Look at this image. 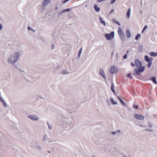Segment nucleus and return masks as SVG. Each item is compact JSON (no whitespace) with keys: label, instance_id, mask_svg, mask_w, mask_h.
<instances>
[{"label":"nucleus","instance_id":"obj_1","mask_svg":"<svg viewBox=\"0 0 157 157\" xmlns=\"http://www.w3.org/2000/svg\"><path fill=\"white\" fill-rule=\"evenodd\" d=\"M134 62L136 67L137 68H135L134 70L133 75L135 76H140L141 73L144 71L145 67L144 66H142V62L138 59H136Z\"/></svg>","mask_w":157,"mask_h":157},{"label":"nucleus","instance_id":"obj_2","mask_svg":"<svg viewBox=\"0 0 157 157\" xmlns=\"http://www.w3.org/2000/svg\"><path fill=\"white\" fill-rule=\"evenodd\" d=\"M21 53L19 52H14L10 57V63L13 65L17 62L19 59Z\"/></svg>","mask_w":157,"mask_h":157},{"label":"nucleus","instance_id":"obj_3","mask_svg":"<svg viewBox=\"0 0 157 157\" xmlns=\"http://www.w3.org/2000/svg\"><path fill=\"white\" fill-rule=\"evenodd\" d=\"M20 71V74L27 81L30 82L32 77L26 74V72L21 69H18Z\"/></svg>","mask_w":157,"mask_h":157},{"label":"nucleus","instance_id":"obj_4","mask_svg":"<svg viewBox=\"0 0 157 157\" xmlns=\"http://www.w3.org/2000/svg\"><path fill=\"white\" fill-rule=\"evenodd\" d=\"M144 59L145 61L148 63L147 64V67L150 68L151 66L153 58L152 57H149L147 55H145L144 56Z\"/></svg>","mask_w":157,"mask_h":157},{"label":"nucleus","instance_id":"obj_5","mask_svg":"<svg viewBox=\"0 0 157 157\" xmlns=\"http://www.w3.org/2000/svg\"><path fill=\"white\" fill-rule=\"evenodd\" d=\"M104 36L107 40H111L112 39L114 38V32L112 31L109 33H106L105 35Z\"/></svg>","mask_w":157,"mask_h":157},{"label":"nucleus","instance_id":"obj_6","mask_svg":"<svg viewBox=\"0 0 157 157\" xmlns=\"http://www.w3.org/2000/svg\"><path fill=\"white\" fill-rule=\"evenodd\" d=\"M118 34L122 41L125 40V36L124 33L121 27H119L118 28Z\"/></svg>","mask_w":157,"mask_h":157},{"label":"nucleus","instance_id":"obj_7","mask_svg":"<svg viewBox=\"0 0 157 157\" xmlns=\"http://www.w3.org/2000/svg\"><path fill=\"white\" fill-rule=\"evenodd\" d=\"M62 120L64 121L65 123L66 124V125L67 126H69L72 123L71 118H66L64 117L63 116L62 117Z\"/></svg>","mask_w":157,"mask_h":157},{"label":"nucleus","instance_id":"obj_8","mask_svg":"<svg viewBox=\"0 0 157 157\" xmlns=\"http://www.w3.org/2000/svg\"><path fill=\"white\" fill-rule=\"evenodd\" d=\"M134 117L135 118L140 120H143L144 119V117L143 115L136 113L134 114Z\"/></svg>","mask_w":157,"mask_h":157},{"label":"nucleus","instance_id":"obj_9","mask_svg":"<svg viewBox=\"0 0 157 157\" xmlns=\"http://www.w3.org/2000/svg\"><path fill=\"white\" fill-rule=\"evenodd\" d=\"M99 73L100 75L105 79H106V77L105 74L104 70L102 68H100L99 69Z\"/></svg>","mask_w":157,"mask_h":157},{"label":"nucleus","instance_id":"obj_10","mask_svg":"<svg viewBox=\"0 0 157 157\" xmlns=\"http://www.w3.org/2000/svg\"><path fill=\"white\" fill-rule=\"evenodd\" d=\"M28 117L33 121H37L39 119L38 117L36 115H28Z\"/></svg>","mask_w":157,"mask_h":157},{"label":"nucleus","instance_id":"obj_11","mask_svg":"<svg viewBox=\"0 0 157 157\" xmlns=\"http://www.w3.org/2000/svg\"><path fill=\"white\" fill-rule=\"evenodd\" d=\"M150 79L155 84L157 85V82L156 77L155 76H152L150 77Z\"/></svg>","mask_w":157,"mask_h":157},{"label":"nucleus","instance_id":"obj_12","mask_svg":"<svg viewBox=\"0 0 157 157\" xmlns=\"http://www.w3.org/2000/svg\"><path fill=\"white\" fill-rule=\"evenodd\" d=\"M71 10V9L69 8L63 9L59 13V14H61L66 12H69Z\"/></svg>","mask_w":157,"mask_h":157},{"label":"nucleus","instance_id":"obj_13","mask_svg":"<svg viewBox=\"0 0 157 157\" xmlns=\"http://www.w3.org/2000/svg\"><path fill=\"white\" fill-rule=\"evenodd\" d=\"M50 1L51 0H44L43 5L44 6H46L50 2Z\"/></svg>","mask_w":157,"mask_h":157},{"label":"nucleus","instance_id":"obj_14","mask_svg":"<svg viewBox=\"0 0 157 157\" xmlns=\"http://www.w3.org/2000/svg\"><path fill=\"white\" fill-rule=\"evenodd\" d=\"M94 8L95 11L96 12H98L100 11V8L98 7L96 4H95L94 5Z\"/></svg>","mask_w":157,"mask_h":157},{"label":"nucleus","instance_id":"obj_15","mask_svg":"<svg viewBox=\"0 0 157 157\" xmlns=\"http://www.w3.org/2000/svg\"><path fill=\"white\" fill-rule=\"evenodd\" d=\"M73 108L72 107V105H70L69 104H66L65 108L66 109L69 110V109H71Z\"/></svg>","mask_w":157,"mask_h":157},{"label":"nucleus","instance_id":"obj_16","mask_svg":"<svg viewBox=\"0 0 157 157\" xmlns=\"http://www.w3.org/2000/svg\"><path fill=\"white\" fill-rule=\"evenodd\" d=\"M130 13H131V9L130 8H128V9L127 12L126 13L127 17L128 18H129L130 17Z\"/></svg>","mask_w":157,"mask_h":157},{"label":"nucleus","instance_id":"obj_17","mask_svg":"<svg viewBox=\"0 0 157 157\" xmlns=\"http://www.w3.org/2000/svg\"><path fill=\"white\" fill-rule=\"evenodd\" d=\"M99 20L100 21V22L101 23L103 24L105 26L106 25V23L104 21H103L102 19V18L100 17H99Z\"/></svg>","mask_w":157,"mask_h":157},{"label":"nucleus","instance_id":"obj_18","mask_svg":"<svg viewBox=\"0 0 157 157\" xmlns=\"http://www.w3.org/2000/svg\"><path fill=\"white\" fill-rule=\"evenodd\" d=\"M150 55L153 57H156L157 56V52L155 53L154 52H150Z\"/></svg>","mask_w":157,"mask_h":157},{"label":"nucleus","instance_id":"obj_19","mask_svg":"<svg viewBox=\"0 0 157 157\" xmlns=\"http://www.w3.org/2000/svg\"><path fill=\"white\" fill-rule=\"evenodd\" d=\"M113 21L114 23H115V24L118 25L119 26H120L121 25V24H120V23L115 19H113Z\"/></svg>","mask_w":157,"mask_h":157},{"label":"nucleus","instance_id":"obj_20","mask_svg":"<svg viewBox=\"0 0 157 157\" xmlns=\"http://www.w3.org/2000/svg\"><path fill=\"white\" fill-rule=\"evenodd\" d=\"M12 44L13 45H15L17 47H18L19 45L20 44L18 42H17L16 40H14Z\"/></svg>","mask_w":157,"mask_h":157},{"label":"nucleus","instance_id":"obj_21","mask_svg":"<svg viewBox=\"0 0 157 157\" xmlns=\"http://www.w3.org/2000/svg\"><path fill=\"white\" fill-rule=\"evenodd\" d=\"M109 71L111 74H113L114 72V66H113L110 68L109 69Z\"/></svg>","mask_w":157,"mask_h":157},{"label":"nucleus","instance_id":"obj_22","mask_svg":"<svg viewBox=\"0 0 157 157\" xmlns=\"http://www.w3.org/2000/svg\"><path fill=\"white\" fill-rule=\"evenodd\" d=\"M110 101H111V103L113 105H117V102L115 101L113 98H111L110 99Z\"/></svg>","mask_w":157,"mask_h":157},{"label":"nucleus","instance_id":"obj_23","mask_svg":"<svg viewBox=\"0 0 157 157\" xmlns=\"http://www.w3.org/2000/svg\"><path fill=\"white\" fill-rule=\"evenodd\" d=\"M104 150L105 152H108L109 151V150L108 147L106 146H105L104 147Z\"/></svg>","mask_w":157,"mask_h":157},{"label":"nucleus","instance_id":"obj_24","mask_svg":"<svg viewBox=\"0 0 157 157\" xmlns=\"http://www.w3.org/2000/svg\"><path fill=\"white\" fill-rule=\"evenodd\" d=\"M82 47H81L80 48V49H79V51L78 56H77L78 58H79L80 56V55H81V52H82Z\"/></svg>","mask_w":157,"mask_h":157},{"label":"nucleus","instance_id":"obj_25","mask_svg":"<svg viewBox=\"0 0 157 157\" xmlns=\"http://www.w3.org/2000/svg\"><path fill=\"white\" fill-rule=\"evenodd\" d=\"M114 86L113 84V82L112 83H111V91L112 92H113L114 91Z\"/></svg>","mask_w":157,"mask_h":157},{"label":"nucleus","instance_id":"obj_26","mask_svg":"<svg viewBox=\"0 0 157 157\" xmlns=\"http://www.w3.org/2000/svg\"><path fill=\"white\" fill-rule=\"evenodd\" d=\"M127 37L128 38L131 37V33L130 32V31L129 30H127Z\"/></svg>","mask_w":157,"mask_h":157},{"label":"nucleus","instance_id":"obj_27","mask_svg":"<svg viewBox=\"0 0 157 157\" xmlns=\"http://www.w3.org/2000/svg\"><path fill=\"white\" fill-rule=\"evenodd\" d=\"M140 37H141L140 34H138L136 35V37H135V39L136 40H139V38Z\"/></svg>","mask_w":157,"mask_h":157},{"label":"nucleus","instance_id":"obj_28","mask_svg":"<svg viewBox=\"0 0 157 157\" xmlns=\"http://www.w3.org/2000/svg\"><path fill=\"white\" fill-rule=\"evenodd\" d=\"M121 102V103L124 106H127V104H126V103H125L124 101H123L122 100H121L120 101Z\"/></svg>","mask_w":157,"mask_h":157},{"label":"nucleus","instance_id":"obj_29","mask_svg":"<svg viewBox=\"0 0 157 157\" xmlns=\"http://www.w3.org/2000/svg\"><path fill=\"white\" fill-rule=\"evenodd\" d=\"M61 73L62 74H66L67 73V70H64L61 72Z\"/></svg>","mask_w":157,"mask_h":157},{"label":"nucleus","instance_id":"obj_30","mask_svg":"<svg viewBox=\"0 0 157 157\" xmlns=\"http://www.w3.org/2000/svg\"><path fill=\"white\" fill-rule=\"evenodd\" d=\"M133 107L134 109H137L139 108V106L138 105H133Z\"/></svg>","mask_w":157,"mask_h":157},{"label":"nucleus","instance_id":"obj_31","mask_svg":"<svg viewBox=\"0 0 157 157\" xmlns=\"http://www.w3.org/2000/svg\"><path fill=\"white\" fill-rule=\"evenodd\" d=\"M0 101H1L3 103L5 106H6L5 102H4V101L2 99L1 97H0Z\"/></svg>","mask_w":157,"mask_h":157},{"label":"nucleus","instance_id":"obj_32","mask_svg":"<svg viewBox=\"0 0 157 157\" xmlns=\"http://www.w3.org/2000/svg\"><path fill=\"white\" fill-rule=\"evenodd\" d=\"M47 135L45 134L44 136L43 140H47Z\"/></svg>","mask_w":157,"mask_h":157},{"label":"nucleus","instance_id":"obj_33","mask_svg":"<svg viewBox=\"0 0 157 157\" xmlns=\"http://www.w3.org/2000/svg\"><path fill=\"white\" fill-rule=\"evenodd\" d=\"M127 77H130L131 79H132L133 78V77H132V76H131V74L130 73H128L127 75Z\"/></svg>","mask_w":157,"mask_h":157},{"label":"nucleus","instance_id":"obj_34","mask_svg":"<svg viewBox=\"0 0 157 157\" xmlns=\"http://www.w3.org/2000/svg\"><path fill=\"white\" fill-rule=\"evenodd\" d=\"M148 127L149 128H151L152 127L153 125H152V124L151 123L149 122L148 123Z\"/></svg>","mask_w":157,"mask_h":157},{"label":"nucleus","instance_id":"obj_35","mask_svg":"<svg viewBox=\"0 0 157 157\" xmlns=\"http://www.w3.org/2000/svg\"><path fill=\"white\" fill-rule=\"evenodd\" d=\"M142 47L140 45L139 46V51L142 52Z\"/></svg>","mask_w":157,"mask_h":157},{"label":"nucleus","instance_id":"obj_36","mask_svg":"<svg viewBox=\"0 0 157 157\" xmlns=\"http://www.w3.org/2000/svg\"><path fill=\"white\" fill-rule=\"evenodd\" d=\"M106 101L109 105H110V103L109 99H107L106 100Z\"/></svg>","mask_w":157,"mask_h":157},{"label":"nucleus","instance_id":"obj_37","mask_svg":"<svg viewBox=\"0 0 157 157\" xmlns=\"http://www.w3.org/2000/svg\"><path fill=\"white\" fill-rule=\"evenodd\" d=\"M127 53H126L124 55L123 58L124 59H127Z\"/></svg>","mask_w":157,"mask_h":157},{"label":"nucleus","instance_id":"obj_38","mask_svg":"<svg viewBox=\"0 0 157 157\" xmlns=\"http://www.w3.org/2000/svg\"><path fill=\"white\" fill-rule=\"evenodd\" d=\"M111 133L112 135H115V134H116L117 133V132L116 131H114V132H111Z\"/></svg>","mask_w":157,"mask_h":157},{"label":"nucleus","instance_id":"obj_39","mask_svg":"<svg viewBox=\"0 0 157 157\" xmlns=\"http://www.w3.org/2000/svg\"><path fill=\"white\" fill-rule=\"evenodd\" d=\"M131 65L132 67L136 66L135 63H133L132 62L131 63Z\"/></svg>","mask_w":157,"mask_h":157},{"label":"nucleus","instance_id":"obj_40","mask_svg":"<svg viewBox=\"0 0 157 157\" xmlns=\"http://www.w3.org/2000/svg\"><path fill=\"white\" fill-rule=\"evenodd\" d=\"M116 0H111L110 1V4H112L114 3Z\"/></svg>","mask_w":157,"mask_h":157},{"label":"nucleus","instance_id":"obj_41","mask_svg":"<svg viewBox=\"0 0 157 157\" xmlns=\"http://www.w3.org/2000/svg\"><path fill=\"white\" fill-rule=\"evenodd\" d=\"M145 131H150V132H153V130H152L151 129H146L145 130Z\"/></svg>","mask_w":157,"mask_h":157},{"label":"nucleus","instance_id":"obj_42","mask_svg":"<svg viewBox=\"0 0 157 157\" xmlns=\"http://www.w3.org/2000/svg\"><path fill=\"white\" fill-rule=\"evenodd\" d=\"M27 29L28 30H33V29L31 28V27L29 26H28Z\"/></svg>","mask_w":157,"mask_h":157},{"label":"nucleus","instance_id":"obj_43","mask_svg":"<svg viewBox=\"0 0 157 157\" xmlns=\"http://www.w3.org/2000/svg\"><path fill=\"white\" fill-rule=\"evenodd\" d=\"M147 25H145V26L144 27V28L143 29V30L145 31V30H146L147 28Z\"/></svg>","mask_w":157,"mask_h":157},{"label":"nucleus","instance_id":"obj_44","mask_svg":"<svg viewBox=\"0 0 157 157\" xmlns=\"http://www.w3.org/2000/svg\"><path fill=\"white\" fill-rule=\"evenodd\" d=\"M48 128L50 130H51L52 128V126L51 125H48Z\"/></svg>","mask_w":157,"mask_h":157},{"label":"nucleus","instance_id":"obj_45","mask_svg":"<svg viewBox=\"0 0 157 157\" xmlns=\"http://www.w3.org/2000/svg\"><path fill=\"white\" fill-rule=\"evenodd\" d=\"M114 10L113 9H112V10H111L110 11V14H112V13H113L114 12Z\"/></svg>","mask_w":157,"mask_h":157},{"label":"nucleus","instance_id":"obj_46","mask_svg":"<svg viewBox=\"0 0 157 157\" xmlns=\"http://www.w3.org/2000/svg\"><path fill=\"white\" fill-rule=\"evenodd\" d=\"M117 98L118 99V100H119L120 101H121L122 99L119 96H117Z\"/></svg>","mask_w":157,"mask_h":157},{"label":"nucleus","instance_id":"obj_47","mask_svg":"<svg viewBox=\"0 0 157 157\" xmlns=\"http://www.w3.org/2000/svg\"><path fill=\"white\" fill-rule=\"evenodd\" d=\"M117 98L118 99V100H119L120 101H121L122 99L119 96H117Z\"/></svg>","mask_w":157,"mask_h":157},{"label":"nucleus","instance_id":"obj_48","mask_svg":"<svg viewBox=\"0 0 157 157\" xmlns=\"http://www.w3.org/2000/svg\"><path fill=\"white\" fill-rule=\"evenodd\" d=\"M12 129L13 130H16L17 128L14 126H13L12 128Z\"/></svg>","mask_w":157,"mask_h":157},{"label":"nucleus","instance_id":"obj_49","mask_svg":"<svg viewBox=\"0 0 157 157\" xmlns=\"http://www.w3.org/2000/svg\"><path fill=\"white\" fill-rule=\"evenodd\" d=\"M54 45L53 44L52 45L51 48L52 49H54Z\"/></svg>","mask_w":157,"mask_h":157},{"label":"nucleus","instance_id":"obj_50","mask_svg":"<svg viewBox=\"0 0 157 157\" xmlns=\"http://www.w3.org/2000/svg\"><path fill=\"white\" fill-rule=\"evenodd\" d=\"M117 133H120L121 132V131L120 130H118L117 131H116Z\"/></svg>","mask_w":157,"mask_h":157},{"label":"nucleus","instance_id":"obj_51","mask_svg":"<svg viewBox=\"0 0 157 157\" xmlns=\"http://www.w3.org/2000/svg\"><path fill=\"white\" fill-rule=\"evenodd\" d=\"M2 25L0 23V31H1L2 29Z\"/></svg>","mask_w":157,"mask_h":157},{"label":"nucleus","instance_id":"obj_52","mask_svg":"<svg viewBox=\"0 0 157 157\" xmlns=\"http://www.w3.org/2000/svg\"><path fill=\"white\" fill-rule=\"evenodd\" d=\"M118 53H117L116 54V59H117V60H118Z\"/></svg>","mask_w":157,"mask_h":157},{"label":"nucleus","instance_id":"obj_53","mask_svg":"<svg viewBox=\"0 0 157 157\" xmlns=\"http://www.w3.org/2000/svg\"><path fill=\"white\" fill-rule=\"evenodd\" d=\"M58 9V8L57 7H56L55 8V10H57Z\"/></svg>","mask_w":157,"mask_h":157},{"label":"nucleus","instance_id":"obj_54","mask_svg":"<svg viewBox=\"0 0 157 157\" xmlns=\"http://www.w3.org/2000/svg\"><path fill=\"white\" fill-rule=\"evenodd\" d=\"M113 51L112 52V53H111L112 59V56H113Z\"/></svg>","mask_w":157,"mask_h":157},{"label":"nucleus","instance_id":"obj_55","mask_svg":"<svg viewBox=\"0 0 157 157\" xmlns=\"http://www.w3.org/2000/svg\"><path fill=\"white\" fill-rule=\"evenodd\" d=\"M36 147L38 148L39 149H40V147H39V146H37Z\"/></svg>","mask_w":157,"mask_h":157},{"label":"nucleus","instance_id":"obj_56","mask_svg":"<svg viewBox=\"0 0 157 157\" xmlns=\"http://www.w3.org/2000/svg\"><path fill=\"white\" fill-rule=\"evenodd\" d=\"M39 98L40 99L42 98V96H39Z\"/></svg>","mask_w":157,"mask_h":157},{"label":"nucleus","instance_id":"obj_57","mask_svg":"<svg viewBox=\"0 0 157 157\" xmlns=\"http://www.w3.org/2000/svg\"><path fill=\"white\" fill-rule=\"evenodd\" d=\"M144 31H145L144 30H143H143H142V31L141 33H143L144 32Z\"/></svg>","mask_w":157,"mask_h":157},{"label":"nucleus","instance_id":"obj_58","mask_svg":"<svg viewBox=\"0 0 157 157\" xmlns=\"http://www.w3.org/2000/svg\"><path fill=\"white\" fill-rule=\"evenodd\" d=\"M113 92L114 94H116V92H115V90H114V92L113 91V92Z\"/></svg>","mask_w":157,"mask_h":157},{"label":"nucleus","instance_id":"obj_59","mask_svg":"<svg viewBox=\"0 0 157 157\" xmlns=\"http://www.w3.org/2000/svg\"><path fill=\"white\" fill-rule=\"evenodd\" d=\"M47 124L48 126V125H50V124H49L48 122H47Z\"/></svg>","mask_w":157,"mask_h":157},{"label":"nucleus","instance_id":"obj_60","mask_svg":"<svg viewBox=\"0 0 157 157\" xmlns=\"http://www.w3.org/2000/svg\"><path fill=\"white\" fill-rule=\"evenodd\" d=\"M14 67L15 68H17V66H16V65H15V66H14Z\"/></svg>","mask_w":157,"mask_h":157},{"label":"nucleus","instance_id":"obj_61","mask_svg":"<svg viewBox=\"0 0 157 157\" xmlns=\"http://www.w3.org/2000/svg\"><path fill=\"white\" fill-rule=\"evenodd\" d=\"M124 157H128V156H126V155H124Z\"/></svg>","mask_w":157,"mask_h":157},{"label":"nucleus","instance_id":"obj_62","mask_svg":"<svg viewBox=\"0 0 157 157\" xmlns=\"http://www.w3.org/2000/svg\"><path fill=\"white\" fill-rule=\"evenodd\" d=\"M128 52H129V51H128V50H127V53H127H127H128Z\"/></svg>","mask_w":157,"mask_h":157},{"label":"nucleus","instance_id":"obj_63","mask_svg":"<svg viewBox=\"0 0 157 157\" xmlns=\"http://www.w3.org/2000/svg\"><path fill=\"white\" fill-rule=\"evenodd\" d=\"M33 32H35V30L33 29V30H32Z\"/></svg>","mask_w":157,"mask_h":157},{"label":"nucleus","instance_id":"obj_64","mask_svg":"<svg viewBox=\"0 0 157 157\" xmlns=\"http://www.w3.org/2000/svg\"><path fill=\"white\" fill-rule=\"evenodd\" d=\"M87 7V5H86V7Z\"/></svg>","mask_w":157,"mask_h":157}]
</instances>
